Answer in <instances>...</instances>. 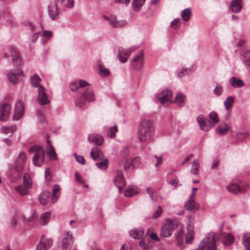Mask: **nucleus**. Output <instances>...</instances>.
I'll list each match as a JSON object with an SVG mask.
<instances>
[{
  "instance_id": "nucleus-1",
  "label": "nucleus",
  "mask_w": 250,
  "mask_h": 250,
  "mask_svg": "<svg viewBox=\"0 0 250 250\" xmlns=\"http://www.w3.org/2000/svg\"><path fill=\"white\" fill-rule=\"evenodd\" d=\"M89 84L85 81L78 80L71 82L69 87L71 91H77L82 94V97L75 102L76 106L80 108L83 107L86 102L95 100L93 90L90 87Z\"/></svg>"
},
{
  "instance_id": "nucleus-2",
  "label": "nucleus",
  "mask_w": 250,
  "mask_h": 250,
  "mask_svg": "<svg viewBox=\"0 0 250 250\" xmlns=\"http://www.w3.org/2000/svg\"><path fill=\"white\" fill-rule=\"evenodd\" d=\"M155 132V125L152 120L144 119L138 127L137 137L140 142L149 144L153 140Z\"/></svg>"
},
{
  "instance_id": "nucleus-3",
  "label": "nucleus",
  "mask_w": 250,
  "mask_h": 250,
  "mask_svg": "<svg viewBox=\"0 0 250 250\" xmlns=\"http://www.w3.org/2000/svg\"><path fill=\"white\" fill-rule=\"evenodd\" d=\"M209 117L212 123L210 121L206 119L203 114H200L197 117V121L200 125V128L205 131L210 130L212 126V125H214L215 124L219 122V119L216 112H211L209 114Z\"/></svg>"
},
{
  "instance_id": "nucleus-4",
  "label": "nucleus",
  "mask_w": 250,
  "mask_h": 250,
  "mask_svg": "<svg viewBox=\"0 0 250 250\" xmlns=\"http://www.w3.org/2000/svg\"><path fill=\"white\" fill-rule=\"evenodd\" d=\"M195 250H217L214 236L212 235H207Z\"/></svg>"
},
{
  "instance_id": "nucleus-5",
  "label": "nucleus",
  "mask_w": 250,
  "mask_h": 250,
  "mask_svg": "<svg viewBox=\"0 0 250 250\" xmlns=\"http://www.w3.org/2000/svg\"><path fill=\"white\" fill-rule=\"evenodd\" d=\"M24 76L23 71L20 68L10 70L7 74L8 80L13 84L20 83L22 80Z\"/></svg>"
},
{
  "instance_id": "nucleus-6",
  "label": "nucleus",
  "mask_w": 250,
  "mask_h": 250,
  "mask_svg": "<svg viewBox=\"0 0 250 250\" xmlns=\"http://www.w3.org/2000/svg\"><path fill=\"white\" fill-rule=\"evenodd\" d=\"M27 156L24 151H21L14 162V169L18 173L23 171L26 163Z\"/></svg>"
},
{
  "instance_id": "nucleus-7",
  "label": "nucleus",
  "mask_w": 250,
  "mask_h": 250,
  "mask_svg": "<svg viewBox=\"0 0 250 250\" xmlns=\"http://www.w3.org/2000/svg\"><path fill=\"white\" fill-rule=\"evenodd\" d=\"M174 224L171 220H166L160 229V235L162 237H168L171 235L174 230Z\"/></svg>"
},
{
  "instance_id": "nucleus-8",
  "label": "nucleus",
  "mask_w": 250,
  "mask_h": 250,
  "mask_svg": "<svg viewBox=\"0 0 250 250\" xmlns=\"http://www.w3.org/2000/svg\"><path fill=\"white\" fill-rule=\"evenodd\" d=\"M74 243V238L69 231H65L62 234V250H70Z\"/></svg>"
},
{
  "instance_id": "nucleus-9",
  "label": "nucleus",
  "mask_w": 250,
  "mask_h": 250,
  "mask_svg": "<svg viewBox=\"0 0 250 250\" xmlns=\"http://www.w3.org/2000/svg\"><path fill=\"white\" fill-rule=\"evenodd\" d=\"M49 18L52 21H56L59 18V9L55 1H50L47 7Z\"/></svg>"
},
{
  "instance_id": "nucleus-10",
  "label": "nucleus",
  "mask_w": 250,
  "mask_h": 250,
  "mask_svg": "<svg viewBox=\"0 0 250 250\" xmlns=\"http://www.w3.org/2000/svg\"><path fill=\"white\" fill-rule=\"evenodd\" d=\"M137 49V47L136 46H132L127 49L122 47H119L118 48V58L119 61L122 63L125 62L127 61L129 54L134 51Z\"/></svg>"
},
{
  "instance_id": "nucleus-11",
  "label": "nucleus",
  "mask_w": 250,
  "mask_h": 250,
  "mask_svg": "<svg viewBox=\"0 0 250 250\" xmlns=\"http://www.w3.org/2000/svg\"><path fill=\"white\" fill-rule=\"evenodd\" d=\"M28 26L33 33L32 35L30 37V40L34 43L39 37L41 31L42 30V26L40 23L35 25L32 22L28 23Z\"/></svg>"
},
{
  "instance_id": "nucleus-12",
  "label": "nucleus",
  "mask_w": 250,
  "mask_h": 250,
  "mask_svg": "<svg viewBox=\"0 0 250 250\" xmlns=\"http://www.w3.org/2000/svg\"><path fill=\"white\" fill-rule=\"evenodd\" d=\"M53 244L51 239L48 238L42 235L41 237L40 242L36 246V250H47Z\"/></svg>"
},
{
  "instance_id": "nucleus-13",
  "label": "nucleus",
  "mask_w": 250,
  "mask_h": 250,
  "mask_svg": "<svg viewBox=\"0 0 250 250\" xmlns=\"http://www.w3.org/2000/svg\"><path fill=\"white\" fill-rule=\"evenodd\" d=\"M45 152L44 149H42L37 153H35L32 160L33 165L36 167H41L45 161Z\"/></svg>"
},
{
  "instance_id": "nucleus-14",
  "label": "nucleus",
  "mask_w": 250,
  "mask_h": 250,
  "mask_svg": "<svg viewBox=\"0 0 250 250\" xmlns=\"http://www.w3.org/2000/svg\"><path fill=\"white\" fill-rule=\"evenodd\" d=\"M24 112V104L23 102L18 101L15 104L13 120L18 121L23 116Z\"/></svg>"
},
{
  "instance_id": "nucleus-15",
  "label": "nucleus",
  "mask_w": 250,
  "mask_h": 250,
  "mask_svg": "<svg viewBox=\"0 0 250 250\" xmlns=\"http://www.w3.org/2000/svg\"><path fill=\"white\" fill-rule=\"evenodd\" d=\"M248 185L244 184L241 185L231 184L227 186L226 188L230 193L237 194L245 191Z\"/></svg>"
},
{
  "instance_id": "nucleus-16",
  "label": "nucleus",
  "mask_w": 250,
  "mask_h": 250,
  "mask_svg": "<svg viewBox=\"0 0 250 250\" xmlns=\"http://www.w3.org/2000/svg\"><path fill=\"white\" fill-rule=\"evenodd\" d=\"M114 183L116 187L118 188L119 192L121 193L122 188L125 186L126 184V181L122 171L118 170L117 172Z\"/></svg>"
},
{
  "instance_id": "nucleus-17",
  "label": "nucleus",
  "mask_w": 250,
  "mask_h": 250,
  "mask_svg": "<svg viewBox=\"0 0 250 250\" xmlns=\"http://www.w3.org/2000/svg\"><path fill=\"white\" fill-rule=\"evenodd\" d=\"M172 93L170 90L165 89L157 96V101L161 104L169 101L172 97Z\"/></svg>"
},
{
  "instance_id": "nucleus-18",
  "label": "nucleus",
  "mask_w": 250,
  "mask_h": 250,
  "mask_svg": "<svg viewBox=\"0 0 250 250\" xmlns=\"http://www.w3.org/2000/svg\"><path fill=\"white\" fill-rule=\"evenodd\" d=\"M11 107L8 104H4L0 106V121L5 122L7 121L10 116Z\"/></svg>"
},
{
  "instance_id": "nucleus-19",
  "label": "nucleus",
  "mask_w": 250,
  "mask_h": 250,
  "mask_svg": "<svg viewBox=\"0 0 250 250\" xmlns=\"http://www.w3.org/2000/svg\"><path fill=\"white\" fill-rule=\"evenodd\" d=\"M45 89L40 85L38 88V101L40 104H46L49 103L48 96L45 92Z\"/></svg>"
},
{
  "instance_id": "nucleus-20",
  "label": "nucleus",
  "mask_w": 250,
  "mask_h": 250,
  "mask_svg": "<svg viewBox=\"0 0 250 250\" xmlns=\"http://www.w3.org/2000/svg\"><path fill=\"white\" fill-rule=\"evenodd\" d=\"M10 56L13 65L15 66H20L21 64V59L18 50L14 47H11Z\"/></svg>"
},
{
  "instance_id": "nucleus-21",
  "label": "nucleus",
  "mask_w": 250,
  "mask_h": 250,
  "mask_svg": "<svg viewBox=\"0 0 250 250\" xmlns=\"http://www.w3.org/2000/svg\"><path fill=\"white\" fill-rule=\"evenodd\" d=\"M144 52L141 51L133 59V67L137 70L141 69L143 65Z\"/></svg>"
},
{
  "instance_id": "nucleus-22",
  "label": "nucleus",
  "mask_w": 250,
  "mask_h": 250,
  "mask_svg": "<svg viewBox=\"0 0 250 250\" xmlns=\"http://www.w3.org/2000/svg\"><path fill=\"white\" fill-rule=\"evenodd\" d=\"M88 140L90 143L94 145L100 146L104 142V138L99 134H91L88 135Z\"/></svg>"
},
{
  "instance_id": "nucleus-23",
  "label": "nucleus",
  "mask_w": 250,
  "mask_h": 250,
  "mask_svg": "<svg viewBox=\"0 0 250 250\" xmlns=\"http://www.w3.org/2000/svg\"><path fill=\"white\" fill-rule=\"evenodd\" d=\"M48 138L49 137L47 136V145L46 146L47 154L50 159L56 160L57 159L56 153L53 146L51 145V141L48 139Z\"/></svg>"
},
{
  "instance_id": "nucleus-24",
  "label": "nucleus",
  "mask_w": 250,
  "mask_h": 250,
  "mask_svg": "<svg viewBox=\"0 0 250 250\" xmlns=\"http://www.w3.org/2000/svg\"><path fill=\"white\" fill-rule=\"evenodd\" d=\"M222 239V243L225 246H229L231 245L234 241V237L233 235L230 233H223L221 235Z\"/></svg>"
},
{
  "instance_id": "nucleus-25",
  "label": "nucleus",
  "mask_w": 250,
  "mask_h": 250,
  "mask_svg": "<svg viewBox=\"0 0 250 250\" xmlns=\"http://www.w3.org/2000/svg\"><path fill=\"white\" fill-rule=\"evenodd\" d=\"M230 7L232 12L235 13H239L243 7L242 0H232L230 3Z\"/></svg>"
},
{
  "instance_id": "nucleus-26",
  "label": "nucleus",
  "mask_w": 250,
  "mask_h": 250,
  "mask_svg": "<svg viewBox=\"0 0 250 250\" xmlns=\"http://www.w3.org/2000/svg\"><path fill=\"white\" fill-rule=\"evenodd\" d=\"M174 102L179 107H182L186 104L187 98L184 94L178 93L176 95Z\"/></svg>"
},
{
  "instance_id": "nucleus-27",
  "label": "nucleus",
  "mask_w": 250,
  "mask_h": 250,
  "mask_svg": "<svg viewBox=\"0 0 250 250\" xmlns=\"http://www.w3.org/2000/svg\"><path fill=\"white\" fill-rule=\"evenodd\" d=\"M90 156L94 161H98L104 158V154L99 148H94L90 152Z\"/></svg>"
},
{
  "instance_id": "nucleus-28",
  "label": "nucleus",
  "mask_w": 250,
  "mask_h": 250,
  "mask_svg": "<svg viewBox=\"0 0 250 250\" xmlns=\"http://www.w3.org/2000/svg\"><path fill=\"white\" fill-rule=\"evenodd\" d=\"M184 207L186 209L188 210H196L199 208L198 204L191 198H189V199L185 203Z\"/></svg>"
},
{
  "instance_id": "nucleus-29",
  "label": "nucleus",
  "mask_w": 250,
  "mask_h": 250,
  "mask_svg": "<svg viewBox=\"0 0 250 250\" xmlns=\"http://www.w3.org/2000/svg\"><path fill=\"white\" fill-rule=\"evenodd\" d=\"M126 24L125 21H119L115 16H111L109 24L113 27L116 28L124 26Z\"/></svg>"
},
{
  "instance_id": "nucleus-30",
  "label": "nucleus",
  "mask_w": 250,
  "mask_h": 250,
  "mask_svg": "<svg viewBox=\"0 0 250 250\" xmlns=\"http://www.w3.org/2000/svg\"><path fill=\"white\" fill-rule=\"evenodd\" d=\"M188 233L186 236V243H191L192 241L194 239V232L192 229V226L190 224H189L187 226Z\"/></svg>"
},
{
  "instance_id": "nucleus-31",
  "label": "nucleus",
  "mask_w": 250,
  "mask_h": 250,
  "mask_svg": "<svg viewBox=\"0 0 250 250\" xmlns=\"http://www.w3.org/2000/svg\"><path fill=\"white\" fill-rule=\"evenodd\" d=\"M229 83L234 88L241 87L244 85V82L240 79L232 77L229 79Z\"/></svg>"
},
{
  "instance_id": "nucleus-32",
  "label": "nucleus",
  "mask_w": 250,
  "mask_h": 250,
  "mask_svg": "<svg viewBox=\"0 0 250 250\" xmlns=\"http://www.w3.org/2000/svg\"><path fill=\"white\" fill-rule=\"evenodd\" d=\"M61 194V188L59 185H55L52 190V202L55 203L58 199Z\"/></svg>"
},
{
  "instance_id": "nucleus-33",
  "label": "nucleus",
  "mask_w": 250,
  "mask_h": 250,
  "mask_svg": "<svg viewBox=\"0 0 250 250\" xmlns=\"http://www.w3.org/2000/svg\"><path fill=\"white\" fill-rule=\"evenodd\" d=\"M192 15L191 9L190 8H187L181 12L180 16L182 20L185 21H188Z\"/></svg>"
},
{
  "instance_id": "nucleus-34",
  "label": "nucleus",
  "mask_w": 250,
  "mask_h": 250,
  "mask_svg": "<svg viewBox=\"0 0 250 250\" xmlns=\"http://www.w3.org/2000/svg\"><path fill=\"white\" fill-rule=\"evenodd\" d=\"M146 0H133L132 7L135 12H139L144 4Z\"/></svg>"
},
{
  "instance_id": "nucleus-35",
  "label": "nucleus",
  "mask_w": 250,
  "mask_h": 250,
  "mask_svg": "<svg viewBox=\"0 0 250 250\" xmlns=\"http://www.w3.org/2000/svg\"><path fill=\"white\" fill-rule=\"evenodd\" d=\"M139 192L138 188L135 186H129L127 189L125 190L124 194L125 196L127 197H131Z\"/></svg>"
},
{
  "instance_id": "nucleus-36",
  "label": "nucleus",
  "mask_w": 250,
  "mask_h": 250,
  "mask_svg": "<svg viewBox=\"0 0 250 250\" xmlns=\"http://www.w3.org/2000/svg\"><path fill=\"white\" fill-rule=\"evenodd\" d=\"M184 232L182 229L177 230L175 234V237L177 241L178 245L181 248H183Z\"/></svg>"
},
{
  "instance_id": "nucleus-37",
  "label": "nucleus",
  "mask_w": 250,
  "mask_h": 250,
  "mask_svg": "<svg viewBox=\"0 0 250 250\" xmlns=\"http://www.w3.org/2000/svg\"><path fill=\"white\" fill-rule=\"evenodd\" d=\"M50 194V192L48 190H45L40 194L39 199L41 204L42 205L46 204Z\"/></svg>"
},
{
  "instance_id": "nucleus-38",
  "label": "nucleus",
  "mask_w": 250,
  "mask_h": 250,
  "mask_svg": "<svg viewBox=\"0 0 250 250\" xmlns=\"http://www.w3.org/2000/svg\"><path fill=\"white\" fill-rule=\"evenodd\" d=\"M228 130V126L225 123L221 124L216 129V132L220 135H224L226 134Z\"/></svg>"
},
{
  "instance_id": "nucleus-39",
  "label": "nucleus",
  "mask_w": 250,
  "mask_h": 250,
  "mask_svg": "<svg viewBox=\"0 0 250 250\" xmlns=\"http://www.w3.org/2000/svg\"><path fill=\"white\" fill-rule=\"evenodd\" d=\"M15 190L17 191L19 194H20L22 196L28 195L29 192L28 191L29 188H27L26 186L24 185H20L15 187Z\"/></svg>"
},
{
  "instance_id": "nucleus-40",
  "label": "nucleus",
  "mask_w": 250,
  "mask_h": 250,
  "mask_svg": "<svg viewBox=\"0 0 250 250\" xmlns=\"http://www.w3.org/2000/svg\"><path fill=\"white\" fill-rule=\"evenodd\" d=\"M53 1H57L59 4H61L62 6L72 8L74 6V0H54Z\"/></svg>"
},
{
  "instance_id": "nucleus-41",
  "label": "nucleus",
  "mask_w": 250,
  "mask_h": 250,
  "mask_svg": "<svg viewBox=\"0 0 250 250\" xmlns=\"http://www.w3.org/2000/svg\"><path fill=\"white\" fill-rule=\"evenodd\" d=\"M31 83L32 85L34 87H38L41 85L40 82L41 81V79L39 77L38 74H34L30 77Z\"/></svg>"
},
{
  "instance_id": "nucleus-42",
  "label": "nucleus",
  "mask_w": 250,
  "mask_h": 250,
  "mask_svg": "<svg viewBox=\"0 0 250 250\" xmlns=\"http://www.w3.org/2000/svg\"><path fill=\"white\" fill-rule=\"evenodd\" d=\"M144 234V231L137 229H132L129 231L130 236L135 239H141Z\"/></svg>"
},
{
  "instance_id": "nucleus-43",
  "label": "nucleus",
  "mask_w": 250,
  "mask_h": 250,
  "mask_svg": "<svg viewBox=\"0 0 250 250\" xmlns=\"http://www.w3.org/2000/svg\"><path fill=\"white\" fill-rule=\"evenodd\" d=\"M242 61L246 66H250V51H245L242 54Z\"/></svg>"
},
{
  "instance_id": "nucleus-44",
  "label": "nucleus",
  "mask_w": 250,
  "mask_h": 250,
  "mask_svg": "<svg viewBox=\"0 0 250 250\" xmlns=\"http://www.w3.org/2000/svg\"><path fill=\"white\" fill-rule=\"evenodd\" d=\"M242 243L246 250H250V233H246L243 235Z\"/></svg>"
},
{
  "instance_id": "nucleus-45",
  "label": "nucleus",
  "mask_w": 250,
  "mask_h": 250,
  "mask_svg": "<svg viewBox=\"0 0 250 250\" xmlns=\"http://www.w3.org/2000/svg\"><path fill=\"white\" fill-rule=\"evenodd\" d=\"M23 185L27 188H30L33 185L32 180L30 175L25 173L23 176Z\"/></svg>"
},
{
  "instance_id": "nucleus-46",
  "label": "nucleus",
  "mask_w": 250,
  "mask_h": 250,
  "mask_svg": "<svg viewBox=\"0 0 250 250\" xmlns=\"http://www.w3.org/2000/svg\"><path fill=\"white\" fill-rule=\"evenodd\" d=\"M50 213L49 212H44L41 215V216L40 217V221H39L40 223L42 225H46L48 223V222L50 220Z\"/></svg>"
},
{
  "instance_id": "nucleus-47",
  "label": "nucleus",
  "mask_w": 250,
  "mask_h": 250,
  "mask_svg": "<svg viewBox=\"0 0 250 250\" xmlns=\"http://www.w3.org/2000/svg\"><path fill=\"white\" fill-rule=\"evenodd\" d=\"M234 102V98L233 96H229L224 101V105L225 109L227 110H229L231 108Z\"/></svg>"
},
{
  "instance_id": "nucleus-48",
  "label": "nucleus",
  "mask_w": 250,
  "mask_h": 250,
  "mask_svg": "<svg viewBox=\"0 0 250 250\" xmlns=\"http://www.w3.org/2000/svg\"><path fill=\"white\" fill-rule=\"evenodd\" d=\"M200 168L199 162L197 160H194L192 164L191 173L194 175H198Z\"/></svg>"
},
{
  "instance_id": "nucleus-49",
  "label": "nucleus",
  "mask_w": 250,
  "mask_h": 250,
  "mask_svg": "<svg viewBox=\"0 0 250 250\" xmlns=\"http://www.w3.org/2000/svg\"><path fill=\"white\" fill-rule=\"evenodd\" d=\"M17 127L15 125L6 126L1 127L2 131L5 134L12 133L15 131Z\"/></svg>"
},
{
  "instance_id": "nucleus-50",
  "label": "nucleus",
  "mask_w": 250,
  "mask_h": 250,
  "mask_svg": "<svg viewBox=\"0 0 250 250\" xmlns=\"http://www.w3.org/2000/svg\"><path fill=\"white\" fill-rule=\"evenodd\" d=\"M117 131L118 128L116 125L110 127L107 131V136L111 138H114Z\"/></svg>"
},
{
  "instance_id": "nucleus-51",
  "label": "nucleus",
  "mask_w": 250,
  "mask_h": 250,
  "mask_svg": "<svg viewBox=\"0 0 250 250\" xmlns=\"http://www.w3.org/2000/svg\"><path fill=\"white\" fill-rule=\"evenodd\" d=\"M108 164V161L107 159H105L104 161L98 162L96 164L97 167L101 169H106L107 167Z\"/></svg>"
},
{
  "instance_id": "nucleus-52",
  "label": "nucleus",
  "mask_w": 250,
  "mask_h": 250,
  "mask_svg": "<svg viewBox=\"0 0 250 250\" xmlns=\"http://www.w3.org/2000/svg\"><path fill=\"white\" fill-rule=\"evenodd\" d=\"M37 116L40 123L43 124L46 123V119L42 110H39L37 111Z\"/></svg>"
},
{
  "instance_id": "nucleus-53",
  "label": "nucleus",
  "mask_w": 250,
  "mask_h": 250,
  "mask_svg": "<svg viewBox=\"0 0 250 250\" xmlns=\"http://www.w3.org/2000/svg\"><path fill=\"white\" fill-rule=\"evenodd\" d=\"M192 70L190 67L188 68H183L181 71L178 73V76L179 77H183L189 73Z\"/></svg>"
},
{
  "instance_id": "nucleus-54",
  "label": "nucleus",
  "mask_w": 250,
  "mask_h": 250,
  "mask_svg": "<svg viewBox=\"0 0 250 250\" xmlns=\"http://www.w3.org/2000/svg\"><path fill=\"white\" fill-rule=\"evenodd\" d=\"M42 149H44L42 147H41L40 146L38 145H34L31 147H30L28 151L30 153H37L38 151Z\"/></svg>"
},
{
  "instance_id": "nucleus-55",
  "label": "nucleus",
  "mask_w": 250,
  "mask_h": 250,
  "mask_svg": "<svg viewBox=\"0 0 250 250\" xmlns=\"http://www.w3.org/2000/svg\"><path fill=\"white\" fill-rule=\"evenodd\" d=\"M180 21L181 19L180 18H176L174 19V20L171 22L170 26L172 27L173 29L178 28L180 25Z\"/></svg>"
},
{
  "instance_id": "nucleus-56",
  "label": "nucleus",
  "mask_w": 250,
  "mask_h": 250,
  "mask_svg": "<svg viewBox=\"0 0 250 250\" xmlns=\"http://www.w3.org/2000/svg\"><path fill=\"white\" fill-rule=\"evenodd\" d=\"M99 69L100 72L101 73V75L105 76H108L109 75L110 72L108 69L105 68L104 65L100 64L99 66Z\"/></svg>"
},
{
  "instance_id": "nucleus-57",
  "label": "nucleus",
  "mask_w": 250,
  "mask_h": 250,
  "mask_svg": "<svg viewBox=\"0 0 250 250\" xmlns=\"http://www.w3.org/2000/svg\"><path fill=\"white\" fill-rule=\"evenodd\" d=\"M223 87L221 85H217L213 90V93L217 96H219L223 93Z\"/></svg>"
},
{
  "instance_id": "nucleus-58",
  "label": "nucleus",
  "mask_w": 250,
  "mask_h": 250,
  "mask_svg": "<svg viewBox=\"0 0 250 250\" xmlns=\"http://www.w3.org/2000/svg\"><path fill=\"white\" fill-rule=\"evenodd\" d=\"M132 166L135 167L134 160L133 159L127 160L124 164L125 169H128Z\"/></svg>"
},
{
  "instance_id": "nucleus-59",
  "label": "nucleus",
  "mask_w": 250,
  "mask_h": 250,
  "mask_svg": "<svg viewBox=\"0 0 250 250\" xmlns=\"http://www.w3.org/2000/svg\"><path fill=\"white\" fill-rule=\"evenodd\" d=\"M74 156H75L76 160L78 163H79L82 165H83L85 164V161L83 156L78 155H77V154L76 153H75Z\"/></svg>"
},
{
  "instance_id": "nucleus-60",
  "label": "nucleus",
  "mask_w": 250,
  "mask_h": 250,
  "mask_svg": "<svg viewBox=\"0 0 250 250\" xmlns=\"http://www.w3.org/2000/svg\"><path fill=\"white\" fill-rule=\"evenodd\" d=\"M162 213V208L161 206H158L157 210L153 214V218L154 219L158 218L161 215Z\"/></svg>"
},
{
  "instance_id": "nucleus-61",
  "label": "nucleus",
  "mask_w": 250,
  "mask_h": 250,
  "mask_svg": "<svg viewBox=\"0 0 250 250\" xmlns=\"http://www.w3.org/2000/svg\"><path fill=\"white\" fill-rule=\"evenodd\" d=\"M75 177L76 180L77 182H79L81 184L84 183V180H83L82 179L81 175L79 173V172L78 171L75 172Z\"/></svg>"
},
{
  "instance_id": "nucleus-62",
  "label": "nucleus",
  "mask_w": 250,
  "mask_h": 250,
  "mask_svg": "<svg viewBox=\"0 0 250 250\" xmlns=\"http://www.w3.org/2000/svg\"><path fill=\"white\" fill-rule=\"evenodd\" d=\"M150 237L152 239L157 242H159L160 241V239L158 236L157 234L155 232H152L150 235Z\"/></svg>"
},
{
  "instance_id": "nucleus-63",
  "label": "nucleus",
  "mask_w": 250,
  "mask_h": 250,
  "mask_svg": "<svg viewBox=\"0 0 250 250\" xmlns=\"http://www.w3.org/2000/svg\"><path fill=\"white\" fill-rule=\"evenodd\" d=\"M43 36L47 39L50 38L52 36V32L50 31L45 30L43 33Z\"/></svg>"
},
{
  "instance_id": "nucleus-64",
  "label": "nucleus",
  "mask_w": 250,
  "mask_h": 250,
  "mask_svg": "<svg viewBox=\"0 0 250 250\" xmlns=\"http://www.w3.org/2000/svg\"><path fill=\"white\" fill-rule=\"evenodd\" d=\"M178 179L177 178H175L169 181V184L171 185L174 186L175 187H177L178 186Z\"/></svg>"
}]
</instances>
